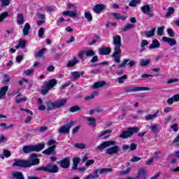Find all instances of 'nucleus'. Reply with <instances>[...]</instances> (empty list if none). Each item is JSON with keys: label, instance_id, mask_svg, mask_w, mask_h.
I'll return each instance as SVG.
<instances>
[{"label": "nucleus", "instance_id": "6e6d98bb", "mask_svg": "<svg viewBox=\"0 0 179 179\" xmlns=\"http://www.w3.org/2000/svg\"><path fill=\"white\" fill-rule=\"evenodd\" d=\"M146 45H149V42L147 40H142L140 45L141 48H144Z\"/></svg>", "mask_w": 179, "mask_h": 179}, {"label": "nucleus", "instance_id": "f03ea898", "mask_svg": "<svg viewBox=\"0 0 179 179\" xmlns=\"http://www.w3.org/2000/svg\"><path fill=\"white\" fill-rule=\"evenodd\" d=\"M113 45L114 51L112 57L117 64H120V62H121V54L122 52V50H121V47L122 46V43H121V36L118 35L113 36Z\"/></svg>", "mask_w": 179, "mask_h": 179}, {"label": "nucleus", "instance_id": "f257e3e1", "mask_svg": "<svg viewBox=\"0 0 179 179\" xmlns=\"http://www.w3.org/2000/svg\"><path fill=\"white\" fill-rule=\"evenodd\" d=\"M115 141H104L103 143H101L100 145L96 146V150H103V149H106V148H109V146H113L106 150V155H110V156H113V155H117V153L120 152V147L115 145Z\"/></svg>", "mask_w": 179, "mask_h": 179}, {"label": "nucleus", "instance_id": "1a4fd4ad", "mask_svg": "<svg viewBox=\"0 0 179 179\" xmlns=\"http://www.w3.org/2000/svg\"><path fill=\"white\" fill-rule=\"evenodd\" d=\"M75 122H70L69 124H64L59 128V134H69L71 128L73 127Z\"/></svg>", "mask_w": 179, "mask_h": 179}, {"label": "nucleus", "instance_id": "2eb2a0df", "mask_svg": "<svg viewBox=\"0 0 179 179\" xmlns=\"http://www.w3.org/2000/svg\"><path fill=\"white\" fill-rule=\"evenodd\" d=\"M63 16H69L70 17H76L78 16V9H74V10H66L62 13Z\"/></svg>", "mask_w": 179, "mask_h": 179}, {"label": "nucleus", "instance_id": "8fccbe9b", "mask_svg": "<svg viewBox=\"0 0 179 179\" xmlns=\"http://www.w3.org/2000/svg\"><path fill=\"white\" fill-rule=\"evenodd\" d=\"M174 13V8L169 7L168 9V12L166 13V17H169V16H171Z\"/></svg>", "mask_w": 179, "mask_h": 179}, {"label": "nucleus", "instance_id": "3c124183", "mask_svg": "<svg viewBox=\"0 0 179 179\" xmlns=\"http://www.w3.org/2000/svg\"><path fill=\"white\" fill-rule=\"evenodd\" d=\"M3 83H9V80H10V78H9V76H8V74H3Z\"/></svg>", "mask_w": 179, "mask_h": 179}, {"label": "nucleus", "instance_id": "69168bd1", "mask_svg": "<svg viewBox=\"0 0 179 179\" xmlns=\"http://www.w3.org/2000/svg\"><path fill=\"white\" fill-rule=\"evenodd\" d=\"M23 101H27V98L24 97V98H21L19 99H15V103H17V104H19V103H22Z\"/></svg>", "mask_w": 179, "mask_h": 179}, {"label": "nucleus", "instance_id": "37998d69", "mask_svg": "<svg viewBox=\"0 0 179 179\" xmlns=\"http://www.w3.org/2000/svg\"><path fill=\"white\" fill-rule=\"evenodd\" d=\"M84 16L85 19L88 20V22H92L93 20V16L90 13H85Z\"/></svg>", "mask_w": 179, "mask_h": 179}, {"label": "nucleus", "instance_id": "680f3d73", "mask_svg": "<svg viewBox=\"0 0 179 179\" xmlns=\"http://www.w3.org/2000/svg\"><path fill=\"white\" fill-rule=\"evenodd\" d=\"M37 171H46L47 173V165L45 166H40L36 168Z\"/></svg>", "mask_w": 179, "mask_h": 179}, {"label": "nucleus", "instance_id": "bf43d9fd", "mask_svg": "<svg viewBox=\"0 0 179 179\" xmlns=\"http://www.w3.org/2000/svg\"><path fill=\"white\" fill-rule=\"evenodd\" d=\"M139 160H142L141 157H134L130 162H131L132 163H136V162H139Z\"/></svg>", "mask_w": 179, "mask_h": 179}, {"label": "nucleus", "instance_id": "2f4dec72", "mask_svg": "<svg viewBox=\"0 0 179 179\" xmlns=\"http://www.w3.org/2000/svg\"><path fill=\"white\" fill-rule=\"evenodd\" d=\"M155 31L156 28H152L150 31H146L145 32V36L146 38H150V37H153L155 36Z\"/></svg>", "mask_w": 179, "mask_h": 179}, {"label": "nucleus", "instance_id": "6ab92c4d", "mask_svg": "<svg viewBox=\"0 0 179 179\" xmlns=\"http://www.w3.org/2000/svg\"><path fill=\"white\" fill-rule=\"evenodd\" d=\"M159 114H160V111L156 110L155 113L152 115H147L145 116V121H153V120H156V118L159 117Z\"/></svg>", "mask_w": 179, "mask_h": 179}, {"label": "nucleus", "instance_id": "c9c22d12", "mask_svg": "<svg viewBox=\"0 0 179 179\" xmlns=\"http://www.w3.org/2000/svg\"><path fill=\"white\" fill-rule=\"evenodd\" d=\"M29 30H30V24L26 23L22 30L24 36H27L29 34Z\"/></svg>", "mask_w": 179, "mask_h": 179}, {"label": "nucleus", "instance_id": "de8ad7c7", "mask_svg": "<svg viewBox=\"0 0 179 179\" xmlns=\"http://www.w3.org/2000/svg\"><path fill=\"white\" fill-rule=\"evenodd\" d=\"M163 33H164V27H160L157 28V36L162 37L163 36Z\"/></svg>", "mask_w": 179, "mask_h": 179}, {"label": "nucleus", "instance_id": "4c0bfd02", "mask_svg": "<svg viewBox=\"0 0 179 179\" xmlns=\"http://www.w3.org/2000/svg\"><path fill=\"white\" fill-rule=\"evenodd\" d=\"M128 79V76L127 74L123 75L121 77L117 78L118 83L122 84L125 82V80Z\"/></svg>", "mask_w": 179, "mask_h": 179}, {"label": "nucleus", "instance_id": "09e8293b", "mask_svg": "<svg viewBox=\"0 0 179 179\" xmlns=\"http://www.w3.org/2000/svg\"><path fill=\"white\" fill-rule=\"evenodd\" d=\"M8 16L9 14H8V13H3L0 14V23L1 22H3V20H5V19H6V17H8Z\"/></svg>", "mask_w": 179, "mask_h": 179}, {"label": "nucleus", "instance_id": "9b49d317", "mask_svg": "<svg viewBox=\"0 0 179 179\" xmlns=\"http://www.w3.org/2000/svg\"><path fill=\"white\" fill-rule=\"evenodd\" d=\"M128 64L129 68H132L135 64H136V62L135 60H131L129 59H125L122 61V64H120L118 66V68H124L127 66V64Z\"/></svg>", "mask_w": 179, "mask_h": 179}, {"label": "nucleus", "instance_id": "72a5a7b5", "mask_svg": "<svg viewBox=\"0 0 179 179\" xmlns=\"http://www.w3.org/2000/svg\"><path fill=\"white\" fill-rule=\"evenodd\" d=\"M80 162V158L76 157L73 159V170H78V164Z\"/></svg>", "mask_w": 179, "mask_h": 179}, {"label": "nucleus", "instance_id": "4be33fe9", "mask_svg": "<svg viewBox=\"0 0 179 179\" xmlns=\"http://www.w3.org/2000/svg\"><path fill=\"white\" fill-rule=\"evenodd\" d=\"M112 16L115 17V19H117V20H127L128 19V15H121L118 13H112Z\"/></svg>", "mask_w": 179, "mask_h": 179}, {"label": "nucleus", "instance_id": "0eeeda50", "mask_svg": "<svg viewBox=\"0 0 179 179\" xmlns=\"http://www.w3.org/2000/svg\"><path fill=\"white\" fill-rule=\"evenodd\" d=\"M38 155L32 154L30 158L27 160V167H31V166H36L40 164V159H38Z\"/></svg>", "mask_w": 179, "mask_h": 179}, {"label": "nucleus", "instance_id": "aec40b11", "mask_svg": "<svg viewBox=\"0 0 179 179\" xmlns=\"http://www.w3.org/2000/svg\"><path fill=\"white\" fill-rule=\"evenodd\" d=\"M149 50H155L156 48H160V42L157 39H153L152 43L148 46Z\"/></svg>", "mask_w": 179, "mask_h": 179}, {"label": "nucleus", "instance_id": "5701e85b", "mask_svg": "<svg viewBox=\"0 0 179 179\" xmlns=\"http://www.w3.org/2000/svg\"><path fill=\"white\" fill-rule=\"evenodd\" d=\"M147 174H148V171L145 170L144 169H141L138 172L137 178L145 179Z\"/></svg>", "mask_w": 179, "mask_h": 179}, {"label": "nucleus", "instance_id": "4468645a", "mask_svg": "<svg viewBox=\"0 0 179 179\" xmlns=\"http://www.w3.org/2000/svg\"><path fill=\"white\" fill-rule=\"evenodd\" d=\"M141 9L143 13L148 15V16H149L150 17H153L154 15L153 13L150 11L151 8L149 4H146L145 6L141 7Z\"/></svg>", "mask_w": 179, "mask_h": 179}, {"label": "nucleus", "instance_id": "864d4df0", "mask_svg": "<svg viewBox=\"0 0 179 179\" xmlns=\"http://www.w3.org/2000/svg\"><path fill=\"white\" fill-rule=\"evenodd\" d=\"M131 172V168H127L125 171H121L120 172V174L121 176H127V174H129Z\"/></svg>", "mask_w": 179, "mask_h": 179}, {"label": "nucleus", "instance_id": "bb28decb", "mask_svg": "<svg viewBox=\"0 0 179 179\" xmlns=\"http://www.w3.org/2000/svg\"><path fill=\"white\" fill-rule=\"evenodd\" d=\"M77 64H79V60L76 57H73V59L69 60L66 64L68 68H72L75 66Z\"/></svg>", "mask_w": 179, "mask_h": 179}, {"label": "nucleus", "instance_id": "a211bd4d", "mask_svg": "<svg viewBox=\"0 0 179 179\" xmlns=\"http://www.w3.org/2000/svg\"><path fill=\"white\" fill-rule=\"evenodd\" d=\"M106 8H107L106 5L99 3L94 7L93 12H94V13H100V12H101V10H104Z\"/></svg>", "mask_w": 179, "mask_h": 179}, {"label": "nucleus", "instance_id": "13d9d810", "mask_svg": "<svg viewBox=\"0 0 179 179\" xmlns=\"http://www.w3.org/2000/svg\"><path fill=\"white\" fill-rule=\"evenodd\" d=\"M167 33H168L169 37H174V36H176V34L174 33V31L171 29H169L167 30Z\"/></svg>", "mask_w": 179, "mask_h": 179}, {"label": "nucleus", "instance_id": "338daca9", "mask_svg": "<svg viewBox=\"0 0 179 179\" xmlns=\"http://www.w3.org/2000/svg\"><path fill=\"white\" fill-rule=\"evenodd\" d=\"M3 155L6 157H10V151L8 150H3Z\"/></svg>", "mask_w": 179, "mask_h": 179}, {"label": "nucleus", "instance_id": "ea45409f", "mask_svg": "<svg viewBox=\"0 0 179 179\" xmlns=\"http://www.w3.org/2000/svg\"><path fill=\"white\" fill-rule=\"evenodd\" d=\"M33 73H34V69L24 70V74L27 76H30L31 75H33Z\"/></svg>", "mask_w": 179, "mask_h": 179}, {"label": "nucleus", "instance_id": "a19ab883", "mask_svg": "<svg viewBox=\"0 0 179 179\" xmlns=\"http://www.w3.org/2000/svg\"><path fill=\"white\" fill-rule=\"evenodd\" d=\"M47 106H48V110H54L56 108L55 106V102H48L47 103Z\"/></svg>", "mask_w": 179, "mask_h": 179}, {"label": "nucleus", "instance_id": "79ce46f5", "mask_svg": "<svg viewBox=\"0 0 179 179\" xmlns=\"http://www.w3.org/2000/svg\"><path fill=\"white\" fill-rule=\"evenodd\" d=\"M150 64V59H147V60L141 59L140 61V65L141 66H146L147 65H149Z\"/></svg>", "mask_w": 179, "mask_h": 179}, {"label": "nucleus", "instance_id": "9d476101", "mask_svg": "<svg viewBox=\"0 0 179 179\" xmlns=\"http://www.w3.org/2000/svg\"><path fill=\"white\" fill-rule=\"evenodd\" d=\"M55 140L54 139H50L48 141V145L50 146L48 148L45 150L43 152L44 155H51L54 150H55Z\"/></svg>", "mask_w": 179, "mask_h": 179}, {"label": "nucleus", "instance_id": "cd10ccee", "mask_svg": "<svg viewBox=\"0 0 179 179\" xmlns=\"http://www.w3.org/2000/svg\"><path fill=\"white\" fill-rule=\"evenodd\" d=\"M110 52L111 49L110 48H102L99 51L100 55H108Z\"/></svg>", "mask_w": 179, "mask_h": 179}, {"label": "nucleus", "instance_id": "f8f14e48", "mask_svg": "<svg viewBox=\"0 0 179 179\" xmlns=\"http://www.w3.org/2000/svg\"><path fill=\"white\" fill-rule=\"evenodd\" d=\"M46 169L47 173H50L52 174L58 173V171H59V168L58 167V166L52 164H48V165H46Z\"/></svg>", "mask_w": 179, "mask_h": 179}, {"label": "nucleus", "instance_id": "a878e982", "mask_svg": "<svg viewBox=\"0 0 179 179\" xmlns=\"http://www.w3.org/2000/svg\"><path fill=\"white\" fill-rule=\"evenodd\" d=\"M17 23L19 26H22L24 24V15L22 13H19L17 15Z\"/></svg>", "mask_w": 179, "mask_h": 179}, {"label": "nucleus", "instance_id": "dca6fc26", "mask_svg": "<svg viewBox=\"0 0 179 179\" xmlns=\"http://www.w3.org/2000/svg\"><path fill=\"white\" fill-rule=\"evenodd\" d=\"M60 164L62 169H69L71 164V159L69 157H66L61 160Z\"/></svg>", "mask_w": 179, "mask_h": 179}, {"label": "nucleus", "instance_id": "a18cd8bd", "mask_svg": "<svg viewBox=\"0 0 179 179\" xmlns=\"http://www.w3.org/2000/svg\"><path fill=\"white\" fill-rule=\"evenodd\" d=\"M1 5L3 8L5 6H8L10 3V0H0Z\"/></svg>", "mask_w": 179, "mask_h": 179}, {"label": "nucleus", "instance_id": "4d7b16f0", "mask_svg": "<svg viewBox=\"0 0 179 179\" xmlns=\"http://www.w3.org/2000/svg\"><path fill=\"white\" fill-rule=\"evenodd\" d=\"M153 162H155V158L151 157L148 160L145 161V164L147 166H150V165L153 164Z\"/></svg>", "mask_w": 179, "mask_h": 179}, {"label": "nucleus", "instance_id": "6e6552de", "mask_svg": "<svg viewBox=\"0 0 179 179\" xmlns=\"http://www.w3.org/2000/svg\"><path fill=\"white\" fill-rule=\"evenodd\" d=\"M150 88L146 87H127L124 89L126 93H134V92L149 91Z\"/></svg>", "mask_w": 179, "mask_h": 179}, {"label": "nucleus", "instance_id": "49530a36", "mask_svg": "<svg viewBox=\"0 0 179 179\" xmlns=\"http://www.w3.org/2000/svg\"><path fill=\"white\" fill-rule=\"evenodd\" d=\"M45 31V29L44 27H41L39 29L38 31V36L40 38H43V36H44V32Z\"/></svg>", "mask_w": 179, "mask_h": 179}, {"label": "nucleus", "instance_id": "b1692460", "mask_svg": "<svg viewBox=\"0 0 179 179\" xmlns=\"http://www.w3.org/2000/svg\"><path fill=\"white\" fill-rule=\"evenodd\" d=\"M11 176L13 179H24L23 173L20 171L11 172Z\"/></svg>", "mask_w": 179, "mask_h": 179}, {"label": "nucleus", "instance_id": "423d86ee", "mask_svg": "<svg viewBox=\"0 0 179 179\" xmlns=\"http://www.w3.org/2000/svg\"><path fill=\"white\" fill-rule=\"evenodd\" d=\"M56 84L57 80L55 79H52L48 83H46L45 86L42 87V94L45 96V94H47V93H48V92H50V90H51V89H52Z\"/></svg>", "mask_w": 179, "mask_h": 179}, {"label": "nucleus", "instance_id": "c85d7f7f", "mask_svg": "<svg viewBox=\"0 0 179 179\" xmlns=\"http://www.w3.org/2000/svg\"><path fill=\"white\" fill-rule=\"evenodd\" d=\"M112 131L110 129L106 130L103 132H101L98 138H103V139H107L110 136V134H111Z\"/></svg>", "mask_w": 179, "mask_h": 179}, {"label": "nucleus", "instance_id": "774afa93", "mask_svg": "<svg viewBox=\"0 0 179 179\" xmlns=\"http://www.w3.org/2000/svg\"><path fill=\"white\" fill-rule=\"evenodd\" d=\"M174 101L178 102L179 101V94H176L173 95Z\"/></svg>", "mask_w": 179, "mask_h": 179}, {"label": "nucleus", "instance_id": "052dcab7", "mask_svg": "<svg viewBox=\"0 0 179 179\" xmlns=\"http://www.w3.org/2000/svg\"><path fill=\"white\" fill-rule=\"evenodd\" d=\"M178 78H171L167 81L168 85H171V83H174L176 82H178Z\"/></svg>", "mask_w": 179, "mask_h": 179}, {"label": "nucleus", "instance_id": "f704fd0d", "mask_svg": "<svg viewBox=\"0 0 179 179\" xmlns=\"http://www.w3.org/2000/svg\"><path fill=\"white\" fill-rule=\"evenodd\" d=\"M77 111H82V106H74L69 108L70 113H77Z\"/></svg>", "mask_w": 179, "mask_h": 179}, {"label": "nucleus", "instance_id": "7ed1b4c3", "mask_svg": "<svg viewBox=\"0 0 179 179\" xmlns=\"http://www.w3.org/2000/svg\"><path fill=\"white\" fill-rule=\"evenodd\" d=\"M45 145L43 143L38 144L36 145H25L23 147L24 153H31V152H40L44 149Z\"/></svg>", "mask_w": 179, "mask_h": 179}, {"label": "nucleus", "instance_id": "473e14b6", "mask_svg": "<svg viewBox=\"0 0 179 179\" xmlns=\"http://www.w3.org/2000/svg\"><path fill=\"white\" fill-rule=\"evenodd\" d=\"M86 120L88 122V125H90L91 127H94V125H96V119L94 117H87Z\"/></svg>", "mask_w": 179, "mask_h": 179}, {"label": "nucleus", "instance_id": "7c9ffc66", "mask_svg": "<svg viewBox=\"0 0 179 179\" xmlns=\"http://www.w3.org/2000/svg\"><path fill=\"white\" fill-rule=\"evenodd\" d=\"M8 89L9 87L8 86L3 87L0 89V99L5 97Z\"/></svg>", "mask_w": 179, "mask_h": 179}, {"label": "nucleus", "instance_id": "e433bc0d", "mask_svg": "<svg viewBox=\"0 0 179 179\" xmlns=\"http://www.w3.org/2000/svg\"><path fill=\"white\" fill-rule=\"evenodd\" d=\"M26 47V41H20L18 44L15 46L16 50L19 48H24Z\"/></svg>", "mask_w": 179, "mask_h": 179}, {"label": "nucleus", "instance_id": "5fc2aeb1", "mask_svg": "<svg viewBox=\"0 0 179 179\" xmlns=\"http://www.w3.org/2000/svg\"><path fill=\"white\" fill-rule=\"evenodd\" d=\"M75 148H77V149H85L86 148V145L84 143H76Z\"/></svg>", "mask_w": 179, "mask_h": 179}, {"label": "nucleus", "instance_id": "20e7f679", "mask_svg": "<svg viewBox=\"0 0 179 179\" xmlns=\"http://www.w3.org/2000/svg\"><path fill=\"white\" fill-rule=\"evenodd\" d=\"M111 171H113V169L111 168L96 170L94 171L95 175L90 174L87 176L84 179H97L99 178V175H97L98 173H99V174H103V173H111Z\"/></svg>", "mask_w": 179, "mask_h": 179}, {"label": "nucleus", "instance_id": "0e129e2a", "mask_svg": "<svg viewBox=\"0 0 179 179\" xmlns=\"http://www.w3.org/2000/svg\"><path fill=\"white\" fill-rule=\"evenodd\" d=\"M92 164H94V159H90L87 161L85 166L89 167L90 166H92Z\"/></svg>", "mask_w": 179, "mask_h": 179}, {"label": "nucleus", "instance_id": "39448f33", "mask_svg": "<svg viewBox=\"0 0 179 179\" xmlns=\"http://www.w3.org/2000/svg\"><path fill=\"white\" fill-rule=\"evenodd\" d=\"M138 131H139V129L136 127H129L127 131H123L122 134L120 135V138H122V139H127V138L132 136V135L136 134V132H138Z\"/></svg>", "mask_w": 179, "mask_h": 179}, {"label": "nucleus", "instance_id": "603ef678", "mask_svg": "<svg viewBox=\"0 0 179 179\" xmlns=\"http://www.w3.org/2000/svg\"><path fill=\"white\" fill-rule=\"evenodd\" d=\"M94 52L92 50H85V55L87 57H94Z\"/></svg>", "mask_w": 179, "mask_h": 179}, {"label": "nucleus", "instance_id": "f3484780", "mask_svg": "<svg viewBox=\"0 0 179 179\" xmlns=\"http://www.w3.org/2000/svg\"><path fill=\"white\" fill-rule=\"evenodd\" d=\"M162 41H164L165 43H168V44L171 46L173 47V45H176L177 44V41L173 38H167L166 36H163Z\"/></svg>", "mask_w": 179, "mask_h": 179}, {"label": "nucleus", "instance_id": "e2e57ef3", "mask_svg": "<svg viewBox=\"0 0 179 179\" xmlns=\"http://www.w3.org/2000/svg\"><path fill=\"white\" fill-rule=\"evenodd\" d=\"M43 54H44V49H41L37 53L35 54V57H43Z\"/></svg>", "mask_w": 179, "mask_h": 179}, {"label": "nucleus", "instance_id": "58836bf2", "mask_svg": "<svg viewBox=\"0 0 179 179\" xmlns=\"http://www.w3.org/2000/svg\"><path fill=\"white\" fill-rule=\"evenodd\" d=\"M134 27H135V24H127L124 27L122 31H128V30H131V29H134Z\"/></svg>", "mask_w": 179, "mask_h": 179}, {"label": "nucleus", "instance_id": "c756f323", "mask_svg": "<svg viewBox=\"0 0 179 179\" xmlns=\"http://www.w3.org/2000/svg\"><path fill=\"white\" fill-rule=\"evenodd\" d=\"M71 75L74 78V79H79L80 76H83V75H85V71H73L71 73Z\"/></svg>", "mask_w": 179, "mask_h": 179}, {"label": "nucleus", "instance_id": "393cba45", "mask_svg": "<svg viewBox=\"0 0 179 179\" xmlns=\"http://www.w3.org/2000/svg\"><path fill=\"white\" fill-rule=\"evenodd\" d=\"M65 104H66V99H59L55 101L56 108H61V107H64Z\"/></svg>", "mask_w": 179, "mask_h": 179}, {"label": "nucleus", "instance_id": "412c9836", "mask_svg": "<svg viewBox=\"0 0 179 179\" xmlns=\"http://www.w3.org/2000/svg\"><path fill=\"white\" fill-rule=\"evenodd\" d=\"M106 85H107V83L105 81L96 82L92 85V89H100V87H103L106 86Z\"/></svg>", "mask_w": 179, "mask_h": 179}, {"label": "nucleus", "instance_id": "ddd939ff", "mask_svg": "<svg viewBox=\"0 0 179 179\" xmlns=\"http://www.w3.org/2000/svg\"><path fill=\"white\" fill-rule=\"evenodd\" d=\"M13 167H27V162L22 159H14V163L13 164Z\"/></svg>", "mask_w": 179, "mask_h": 179}, {"label": "nucleus", "instance_id": "c03bdc74", "mask_svg": "<svg viewBox=\"0 0 179 179\" xmlns=\"http://www.w3.org/2000/svg\"><path fill=\"white\" fill-rule=\"evenodd\" d=\"M141 3V0H131L129 5L130 6H132V7H134V6H136V5Z\"/></svg>", "mask_w": 179, "mask_h": 179}]
</instances>
